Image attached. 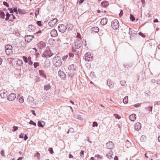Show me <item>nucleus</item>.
I'll list each match as a JSON object with an SVG mask.
<instances>
[{"label": "nucleus", "mask_w": 160, "mask_h": 160, "mask_svg": "<svg viewBox=\"0 0 160 160\" xmlns=\"http://www.w3.org/2000/svg\"><path fill=\"white\" fill-rule=\"evenodd\" d=\"M53 63L56 67L60 66L62 63L61 58L58 56L55 57L54 58Z\"/></svg>", "instance_id": "1"}, {"label": "nucleus", "mask_w": 160, "mask_h": 160, "mask_svg": "<svg viewBox=\"0 0 160 160\" xmlns=\"http://www.w3.org/2000/svg\"><path fill=\"white\" fill-rule=\"evenodd\" d=\"M5 48L7 55H9L12 54V47L11 45H7L5 46Z\"/></svg>", "instance_id": "2"}, {"label": "nucleus", "mask_w": 160, "mask_h": 160, "mask_svg": "<svg viewBox=\"0 0 160 160\" xmlns=\"http://www.w3.org/2000/svg\"><path fill=\"white\" fill-rule=\"evenodd\" d=\"M10 13H12L9 14L8 13H7L6 14V20H9L10 21H12L15 18L14 15L12 14L13 13V11L12 9L10 10Z\"/></svg>", "instance_id": "3"}, {"label": "nucleus", "mask_w": 160, "mask_h": 160, "mask_svg": "<svg viewBox=\"0 0 160 160\" xmlns=\"http://www.w3.org/2000/svg\"><path fill=\"white\" fill-rule=\"evenodd\" d=\"M111 26L114 30L118 29L119 27V23L118 20L116 19L113 20Z\"/></svg>", "instance_id": "4"}, {"label": "nucleus", "mask_w": 160, "mask_h": 160, "mask_svg": "<svg viewBox=\"0 0 160 160\" xmlns=\"http://www.w3.org/2000/svg\"><path fill=\"white\" fill-rule=\"evenodd\" d=\"M92 58L91 54L90 52L87 53L84 56V58L86 61H91Z\"/></svg>", "instance_id": "5"}, {"label": "nucleus", "mask_w": 160, "mask_h": 160, "mask_svg": "<svg viewBox=\"0 0 160 160\" xmlns=\"http://www.w3.org/2000/svg\"><path fill=\"white\" fill-rule=\"evenodd\" d=\"M67 27L63 24H60L58 27V30L60 32L63 33L67 29Z\"/></svg>", "instance_id": "6"}, {"label": "nucleus", "mask_w": 160, "mask_h": 160, "mask_svg": "<svg viewBox=\"0 0 160 160\" xmlns=\"http://www.w3.org/2000/svg\"><path fill=\"white\" fill-rule=\"evenodd\" d=\"M16 97V95L14 93H11L9 94L8 96L7 99L10 101H12L15 100Z\"/></svg>", "instance_id": "7"}, {"label": "nucleus", "mask_w": 160, "mask_h": 160, "mask_svg": "<svg viewBox=\"0 0 160 160\" xmlns=\"http://www.w3.org/2000/svg\"><path fill=\"white\" fill-rule=\"evenodd\" d=\"M58 19L56 18H54L53 19L50 20L49 22L48 23V25L49 26L51 27H52L55 25V24L58 22Z\"/></svg>", "instance_id": "8"}, {"label": "nucleus", "mask_w": 160, "mask_h": 160, "mask_svg": "<svg viewBox=\"0 0 160 160\" xmlns=\"http://www.w3.org/2000/svg\"><path fill=\"white\" fill-rule=\"evenodd\" d=\"M22 58L25 62L28 63L29 65H31L32 64L33 62L31 61V58L30 57H29L27 58L25 56H23Z\"/></svg>", "instance_id": "9"}, {"label": "nucleus", "mask_w": 160, "mask_h": 160, "mask_svg": "<svg viewBox=\"0 0 160 160\" xmlns=\"http://www.w3.org/2000/svg\"><path fill=\"white\" fill-rule=\"evenodd\" d=\"M53 54V53L49 49L47 50L43 53V55L46 57H50L52 56Z\"/></svg>", "instance_id": "10"}, {"label": "nucleus", "mask_w": 160, "mask_h": 160, "mask_svg": "<svg viewBox=\"0 0 160 160\" xmlns=\"http://www.w3.org/2000/svg\"><path fill=\"white\" fill-rule=\"evenodd\" d=\"M0 94L1 97L2 98H6L7 96V92L4 89H2L0 91Z\"/></svg>", "instance_id": "11"}, {"label": "nucleus", "mask_w": 160, "mask_h": 160, "mask_svg": "<svg viewBox=\"0 0 160 160\" xmlns=\"http://www.w3.org/2000/svg\"><path fill=\"white\" fill-rule=\"evenodd\" d=\"M58 75L62 79H64L66 77V74L64 72L61 70H59L58 71Z\"/></svg>", "instance_id": "12"}, {"label": "nucleus", "mask_w": 160, "mask_h": 160, "mask_svg": "<svg viewBox=\"0 0 160 160\" xmlns=\"http://www.w3.org/2000/svg\"><path fill=\"white\" fill-rule=\"evenodd\" d=\"M34 36L32 35H27L25 37V39L26 42H30L34 38Z\"/></svg>", "instance_id": "13"}, {"label": "nucleus", "mask_w": 160, "mask_h": 160, "mask_svg": "<svg viewBox=\"0 0 160 160\" xmlns=\"http://www.w3.org/2000/svg\"><path fill=\"white\" fill-rule=\"evenodd\" d=\"M81 46V43L80 41L77 40L75 42V48L78 49Z\"/></svg>", "instance_id": "14"}, {"label": "nucleus", "mask_w": 160, "mask_h": 160, "mask_svg": "<svg viewBox=\"0 0 160 160\" xmlns=\"http://www.w3.org/2000/svg\"><path fill=\"white\" fill-rule=\"evenodd\" d=\"M141 128V125L140 123L137 122L134 126V128L136 130H139Z\"/></svg>", "instance_id": "15"}, {"label": "nucleus", "mask_w": 160, "mask_h": 160, "mask_svg": "<svg viewBox=\"0 0 160 160\" xmlns=\"http://www.w3.org/2000/svg\"><path fill=\"white\" fill-rule=\"evenodd\" d=\"M113 144L112 142H109L106 144V147L108 148L111 149L113 147Z\"/></svg>", "instance_id": "16"}, {"label": "nucleus", "mask_w": 160, "mask_h": 160, "mask_svg": "<svg viewBox=\"0 0 160 160\" xmlns=\"http://www.w3.org/2000/svg\"><path fill=\"white\" fill-rule=\"evenodd\" d=\"M51 36L52 37H55L58 35L57 31L55 29L52 30L50 32Z\"/></svg>", "instance_id": "17"}, {"label": "nucleus", "mask_w": 160, "mask_h": 160, "mask_svg": "<svg viewBox=\"0 0 160 160\" xmlns=\"http://www.w3.org/2000/svg\"><path fill=\"white\" fill-rule=\"evenodd\" d=\"M35 29V27L32 25H29L28 28V31L30 32H32L34 31Z\"/></svg>", "instance_id": "18"}, {"label": "nucleus", "mask_w": 160, "mask_h": 160, "mask_svg": "<svg viewBox=\"0 0 160 160\" xmlns=\"http://www.w3.org/2000/svg\"><path fill=\"white\" fill-rule=\"evenodd\" d=\"M136 118V116L135 114H132L129 117V119L132 121H134Z\"/></svg>", "instance_id": "19"}, {"label": "nucleus", "mask_w": 160, "mask_h": 160, "mask_svg": "<svg viewBox=\"0 0 160 160\" xmlns=\"http://www.w3.org/2000/svg\"><path fill=\"white\" fill-rule=\"evenodd\" d=\"M109 5L108 2L107 1H104L101 3V6L104 8H106Z\"/></svg>", "instance_id": "20"}, {"label": "nucleus", "mask_w": 160, "mask_h": 160, "mask_svg": "<svg viewBox=\"0 0 160 160\" xmlns=\"http://www.w3.org/2000/svg\"><path fill=\"white\" fill-rule=\"evenodd\" d=\"M46 43L43 42H41L38 43V46L40 49L43 48L46 46Z\"/></svg>", "instance_id": "21"}, {"label": "nucleus", "mask_w": 160, "mask_h": 160, "mask_svg": "<svg viewBox=\"0 0 160 160\" xmlns=\"http://www.w3.org/2000/svg\"><path fill=\"white\" fill-rule=\"evenodd\" d=\"M108 22L107 19L106 18H104L102 19L101 21V23L102 25L106 24Z\"/></svg>", "instance_id": "22"}, {"label": "nucleus", "mask_w": 160, "mask_h": 160, "mask_svg": "<svg viewBox=\"0 0 160 160\" xmlns=\"http://www.w3.org/2000/svg\"><path fill=\"white\" fill-rule=\"evenodd\" d=\"M45 125V123L44 121L40 122L39 121L38 122V127H43Z\"/></svg>", "instance_id": "23"}, {"label": "nucleus", "mask_w": 160, "mask_h": 160, "mask_svg": "<svg viewBox=\"0 0 160 160\" xmlns=\"http://www.w3.org/2000/svg\"><path fill=\"white\" fill-rule=\"evenodd\" d=\"M23 63L22 60L21 59H18L17 60V64L18 66H22L23 65Z\"/></svg>", "instance_id": "24"}, {"label": "nucleus", "mask_w": 160, "mask_h": 160, "mask_svg": "<svg viewBox=\"0 0 160 160\" xmlns=\"http://www.w3.org/2000/svg\"><path fill=\"white\" fill-rule=\"evenodd\" d=\"M39 73L40 75L42 76V77H44L46 79V76L44 74V72L42 70H40L39 71Z\"/></svg>", "instance_id": "25"}, {"label": "nucleus", "mask_w": 160, "mask_h": 160, "mask_svg": "<svg viewBox=\"0 0 160 160\" xmlns=\"http://www.w3.org/2000/svg\"><path fill=\"white\" fill-rule=\"evenodd\" d=\"M92 31L96 32H98L99 31V29L98 27H94L92 28Z\"/></svg>", "instance_id": "26"}, {"label": "nucleus", "mask_w": 160, "mask_h": 160, "mask_svg": "<svg viewBox=\"0 0 160 160\" xmlns=\"http://www.w3.org/2000/svg\"><path fill=\"white\" fill-rule=\"evenodd\" d=\"M128 96H127L125 97V98H124L123 101L124 104H126L128 103Z\"/></svg>", "instance_id": "27"}, {"label": "nucleus", "mask_w": 160, "mask_h": 160, "mask_svg": "<svg viewBox=\"0 0 160 160\" xmlns=\"http://www.w3.org/2000/svg\"><path fill=\"white\" fill-rule=\"evenodd\" d=\"M51 88V86L49 84H48L44 86V90L47 91Z\"/></svg>", "instance_id": "28"}, {"label": "nucleus", "mask_w": 160, "mask_h": 160, "mask_svg": "<svg viewBox=\"0 0 160 160\" xmlns=\"http://www.w3.org/2000/svg\"><path fill=\"white\" fill-rule=\"evenodd\" d=\"M19 101L20 103H23L24 101L23 97V96L19 98Z\"/></svg>", "instance_id": "29"}, {"label": "nucleus", "mask_w": 160, "mask_h": 160, "mask_svg": "<svg viewBox=\"0 0 160 160\" xmlns=\"http://www.w3.org/2000/svg\"><path fill=\"white\" fill-rule=\"evenodd\" d=\"M45 64V67L46 68L48 67V66H49L50 64V62L48 60L46 61L44 63Z\"/></svg>", "instance_id": "30"}, {"label": "nucleus", "mask_w": 160, "mask_h": 160, "mask_svg": "<svg viewBox=\"0 0 160 160\" xmlns=\"http://www.w3.org/2000/svg\"><path fill=\"white\" fill-rule=\"evenodd\" d=\"M5 17V14L4 12L0 10V17L1 18H4Z\"/></svg>", "instance_id": "31"}, {"label": "nucleus", "mask_w": 160, "mask_h": 160, "mask_svg": "<svg viewBox=\"0 0 160 160\" xmlns=\"http://www.w3.org/2000/svg\"><path fill=\"white\" fill-rule=\"evenodd\" d=\"M13 11L15 12L16 13V14H18V12L19 13H21V10H18L17 8H14L13 10H12Z\"/></svg>", "instance_id": "32"}, {"label": "nucleus", "mask_w": 160, "mask_h": 160, "mask_svg": "<svg viewBox=\"0 0 160 160\" xmlns=\"http://www.w3.org/2000/svg\"><path fill=\"white\" fill-rule=\"evenodd\" d=\"M157 158V155L155 154H153L152 155L151 160H156Z\"/></svg>", "instance_id": "33"}, {"label": "nucleus", "mask_w": 160, "mask_h": 160, "mask_svg": "<svg viewBox=\"0 0 160 160\" xmlns=\"http://www.w3.org/2000/svg\"><path fill=\"white\" fill-rule=\"evenodd\" d=\"M39 8H38L35 12V15L36 17H37L39 14Z\"/></svg>", "instance_id": "34"}, {"label": "nucleus", "mask_w": 160, "mask_h": 160, "mask_svg": "<svg viewBox=\"0 0 160 160\" xmlns=\"http://www.w3.org/2000/svg\"><path fill=\"white\" fill-rule=\"evenodd\" d=\"M114 116L115 117V118H117L118 119H119L121 118L120 116H119L118 114H114Z\"/></svg>", "instance_id": "35"}, {"label": "nucleus", "mask_w": 160, "mask_h": 160, "mask_svg": "<svg viewBox=\"0 0 160 160\" xmlns=\"http://www.w3.org/2000/svg\"><path fill=\"white\" fill-rule=\"evenodd\" d=\"M29 124L31 125H32L35 126H36V124L32 120H31L30 121V122H29Z\"/></svg>", "instance_id": "36"}, {"label": "nucleus", "mask_w": 160, "mask_h": 160, "mask_svg": "<svg viewBox=\"0 0 160 160\" xmlns=\"http://www.w3.org/2000/svg\"><path fill=\"white\" fill-rule=\"evenodd\" d=\"M74 68V65L73 64H72L70 65L69 67V69L70 70H72Z\"/></svg>", "instance_id": "37"}, {"label": "nucleus", "mask_w": 160, "mask_h": 160, "mask_svg": "<svg viewBox=\"0 0 160 160\" xmlns=\"http://www.w3.org/2000/svg\"><path fill=\"white\" fill-rule=\"evenodd\" d=\"M39 65V64L38 62H35L34 64V67L35 68H37L38 66Z\"/></svg>", "instance_id": "38"}, {"label": "nucleus", "mask_w": 160, "mask_h": 160, "mask_svg": "<svg viewBox=\"0 0 160 160\" xmlns=\"http://www.w3.org/2000/svg\"><path fill=\"white\" fill-rule=\"evenodd\" d=\"M130 19L132 21H133L135 20V18L132 15H130Z\"/></svg>", "instance_id": "39"}, {"label": "nucleus", "mask_w": 160, "mask_h": 160, "mask_svg": "<svg viewBox=\"0 0 160 160\" xmlns=\"http://www.w3.org/2000/svg\"><path fill=\"white\" fill-rule=\"evenodd\" d=\"M68 55H66L63 56L62 59L63 61H66L68 58Z\"/></svg>", "instance_id": "40"}, {"label": "nucleus", "mask_w": 160, "mask_h": 160, "mask_svg": "<svg viewBox=\"0 0 160 160\" xmlns=\"http://www.w3.org/2000/svg\"><path fill=\"white\" fill-rule=\"evenodd\" d=\"M139 35L143 38H145L146 37L145 35L141 32L139 33Z\"/></svg>", "instance_id": "41"}, {"label": "nucleus", "mask_w": 160, "mask_h": 160, "mask_svg": "<svg viewBox=\"0 0 160 160\" xmlns=\"http://www.w3.org/2000/svg\"><path fill=\"white\" fill-rule=\"evenodd\" d=\"M48 151L51 154H52L53 152V149L52 148H49L48 149Z\"/></svg>", "instance_id": "42"}, {"label": "nucleus", "mask_w": 160, "mask_h": 160, "mask_svg": "<svg viewBox=\"0 0 160 160\" xmlns=\"http://www.w3.org/2000/svg\"><path fill=\"white\" fill-rule=\"evenodd\" d=\"M92 126L94 127H97L98 126V124L97 122H94L93 123Z\"/></svg>", "instance_id": "43"}, {"label": "nucleus", "mask_w": 160, "mask_h": 160, "mask_svg": "<svg viewBox=\"0 0 160 160\" xmlns=\"http://www.w3.org/2000/svg\"><path fill=\"white\" fill-rule=\"evenodd\" d=\"M18 128L17 127L14 126L13 127V130L12 131L13 132H14L16 130H17L18 129Z\"/></svg>", "instance_id": "44"}, {"label": "nucleus", "mask_w": 160, "mask_h": 160, "mask_svg": "<svg viewBox=\"0 0 160 160\" xmlns=\"http://www.w3.org/2000/svg\"><path fill=\"white\" fill-rule=\"evenodd\" d=\"M3 4L4 5L6 6H7V7H9V4L7 2H3Z\"/></svg>", "instance_id": "45"}, {"label": "nucleus", "mask_w": 160, "mask_h": 160, "mask_svg": "<svg viewBox=\"0 0 160 160\" xmlns=\"http://www.w3.org/2000/svg\"><path fill=\"white\" fill-rule=\"evenodd\" d=\"M77 38L81 39V36L80 33H77Z\"/></svg>", "instance_id": "46"}, {"label": "nucleus", "mask_w": 160, "mask_h": 160, "mask_svg": "<svg viewBox=\"0 0 160 160\" xmlns=\"http://www.w3.org/2000/svg\"><path fill=\"white\" fill-rule=\"evenodd\" d=\"M37 24L39 26H41L42 25L41 22L40 21H38L37 22Z\"/></svg>", "instance_id": "47"}, {"label": "nucleus", "mask_w": 160, "mask_h": 160, "mask_svg": "<svg viewBox=\"0 0 160 160\" xmlns=\"http://www.w3.org/2000/svg\"><path fill=\"white\" fill-rule=\"evenodd\" d=\"M112 152H110L107 155V156H108V157L110 158L109 157V156H110V158H112V156L111 155H112Z\"/></svg>", "instance_id": "48"}, {"label": "nucleus", "mask_w": 160, "mask_h": 160, "mask_svg": "<svg viewBox=\"0 0 160 160\" xmlns=\"http://www.w3.org/2000/svg\"><path fill=\"white\" fill-rule=\"evenodd\" d=\"M1 154L3 156H4V150H2L1 151Z\"/></svg>", "instance_id": "49"}, {"label": "nucleus", "mask_w": 160, "mask_h": 160, "mask_svg": "<svg viewBox=\"0 0 160 160\" xmlns=\"http://www.w3.org/2000/svg\"><path fill=\"white\" fill-rule=\"evenodd\" d=\"M28 99L29 101H30V100L32 101V100H33V98H32V97H29L28 98Z\"/></svg>", "instance_id": "50"}, {"label": "nucleus", "mask_w": 160, "mask_h": 160, "mask_svg": "<svg viewBox=\"0 0 160 160\" xmlns=\"http://www.w3.org/2000/svg\"><path fill=\"white\" fill-rule=\"evenodd\" d=\"M24 135L23 133H21L19 136V138H24Z\"/></svg>", "instance_id": "51"}, {"label": "nucleus", "mask_w": 160, "mask_h": 160, "mask_svg": "<svg viewBox=\"0 0 160 160\" xmlns=\"http://www.w3.org/2000/svg\"><path fill=\"white\" fill-rule=\"evenodd\" d=\"M69 130L70 131V132L71 133L73 132L74 131V129L72 128H70Z\"/></svg>", "instance_id": "52"}, {"label": "nucleus", "mask_w": 160, "mask_h": 160, "mask_svg": "<svg viewBox=\"0 0 160 160\" xmlns=\"http://www.w3.org/2000/svg\"><path fill=\"white\" fill-rule=\"evenodd\" d=\"M31 112H32V114L35 116H36V114L35 113V111L33 110H32L31 111Z\"/></svg>", "instance_id": "53"}, {"label": "nucleus", "mask_w": 160, "mask_h": 160, "mask_svg": "<svg viewBox=\"0 0 160 160\" xmlns=\"http://www.w3.org/2000/svg\"><path fill=\"white\" fill-rule=\"evenodd\" d=\"M24 139L25 140H27L28 139V137L25 134L24 135Z\"/></svg>", "instance_id": "54"}, {"label": "nucleus", "mask_w": 160, "mask_h": 160, "mask_svg": "<svg viewBox=\"0 0 160 160\" xmlns=\"http://www.w3.org/2000/svg\"><path fill=\"white\" fill-rule=\"evenodd\" d=\"M40 156V154L39 153L37 152L35 155V156L39 157Z\"/></svg>", "instance_id": "55"}, {"label": "nucleus", "mask_w": 160, "mask_h": 160, "mask_svg": "<svg viewBox=\"0 0 160 160\" xmlns=\"http://www.w3.org/2000/svg\"><path fill=\"white\" fill-rule=\"evenodd\" d=\"M84 0H80L79 2V4H80L82 3L84 1Z\"/></svg>", "instance_id": "56"}, {"label": "nucleus", "mask_w": 160, "mask_h": 160, "mask_svg": "<svg viewBox=\"0 0 160 160\" xmlns=\"http://www.w3.org/2000/svg\"><path fill=\"white\" fill-rule=\"evenodd\" d=\"M158 22V21L157 19H155L154 20V22Z\"/></svg>", "instance_id": "57"}, {"label": "nucleus", "mask_w": 160, "mask_h": 160, "mask_svg": "<svg viewBox=\"0 0 160 160\" xmlns=\"http://www.w3.org/2000/svg\"><path fill=\"white\" fill-rule=\"evenodd\" d=\"M69 158H73V156L71 154H70L69 156Z\"/></svg>", "instance_id": "58"}, {"label": "nucleus", "mask_w": 160, "mask_h": 160, "mask_svg": "<svg viewBox=\"0 0 160 160\" xmlns=\"http://www.w3.org/2000/svg\"><path fill=\"white\" fill-rule=\"evenodd\" d=\"M114 160H118V158L117 156H115L114 158Z\"/></svg>", "instance_id": "59"}, {"label": "nucleus", "mask_w": 160, "mask_h": 160, "mask_svg": "<svg viewBox=\"0 0 160 160\" xmlns=\"http://www.w3.org/2000/svg\"><path fill=\"white\" fill-rule=\"evenodd\" d=\"M84 151H81L80 152V154H81L83 155L84 154Z\"/></svg>", "instance_id": "60"}, {"label": "nucleus", "mask_w": 160, "mask_h": 160, "mask_svg": "<svg viewBox=\"0 0 160 160\" xmlns=\"http://www.w3.org/2000/svg\"><path fill=\"white\" fill-rule=\"evenodd\" d=\"M2 62V60L1 58H0V65H1Z\"/></svg>", "instance_id": "61"}, {"label": "nucleus", "mask_w": 160, "mask_h": 160, "mask_svg": "<svg viewBox=\"0 0 160 160\" xmlns=\"http://www.w3.org/2000/svg\"><path fill=\"white\" fill-rule=\"evenodd\" d=\"M158 48L159 49H160V44H159L158 46Z\"/></svg>", "instance_id": "62"}, {"label": "nucleus", "mask_w": 160, "mask_h": 160, "mask_svg": "<svg viewBox=\"0 0 160 160\" xmlns=\"http://www.w3.org/2000/svg\"><path fill=\"white\" fill-rule=\"evenodd\" d=\"M158 141L160 142V135L158 137Z\"/></svg>", "instance_id": "63"}, {"label": "nucleus", "mask_w": 160, "mask_h": 160, "mask_svg": "<svg viewBox=\"0 0 160 160\" xmlns=\"http://www.w3.org/2000/svg\"><path fill=\"white\" fill-rule=\"evenodd\" d=\"M90 160H94V158L93 157H91L90 159Z\"/></svg>", "instance_id": "64"}]
</instances>
